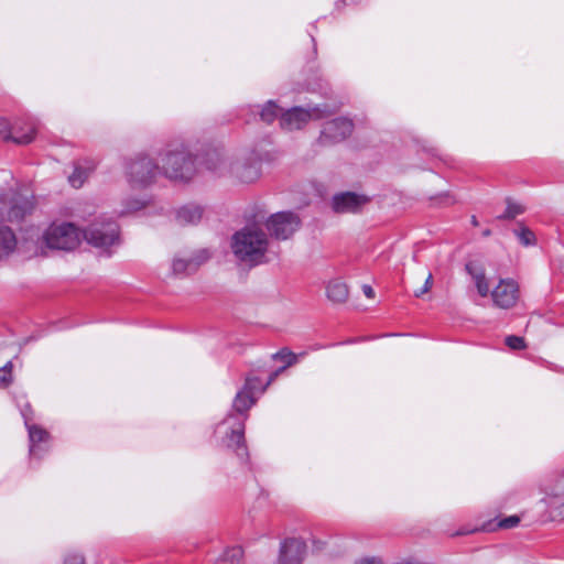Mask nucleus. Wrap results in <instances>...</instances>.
I'll return each instance as SVG.
<instances>
[{"instance_id":"40","label":"nucleus","mask_w":564,"mask_h":564,"mask_svg":"<svg viewBox=\"0 0 564 564\" xmlns=\"http://www.w3.org/2000/svg\"><path fill=\"white\" fill-rule=\"evenodd\" d=\"M282 371H283V370H280V368H279V369H276L275 371H273V372L270 375L269 380H268L267 384L263 387L262 391H264V390H265V388H267L269 384H271V383L276 379V377H278Z\"/></svg>"},{"instance_id":"27","label":"nucleus","mask_w":564,"mask_h":564,"mask_svg":"<svg viewBox=\"0 0 564 564\" xmlns=\"http://www.w3.org/2000/svg\"><path fill=\"white\" fill-rule=\"evenodd\" d=\"M506 205H507V208H506L505 213L497 216L496 218H498V219H514L517 216L522 215L525 212V207L522 204L513 200L510 197L506 198Z\"/></svg>"},{"instance_id":"23","label":"nucleus","mask_w":564,"mask_h":564,"mask_svg":"<svg viewBox=\"0 0 564 564\" xmlns=\"http://www.w3.org/2000/svg\"><path fill=\"white\" fill-rule=\"evenodd\" d=\"M25 426L29 432L30 454L35 455L36 444L47 441L50 434L46 430L42 429L36 424H30L28 421Z\"/></svg>"},{"instance_id":"42","label":"nucleus","mask_w":564,"mask_h":564,"mask_svg":"<svg viewBox=\"0 0 564 564\" xmlns=\"http://www.w3.org/2000/svg\"><path fill=\"white\" fill-rule=\"evenodd\" d=\"M12 367V361H8L0 370H3V373L11 375Z\"/></svg>"},{"instance_id":"20","label":"nucleus","mask_w":564,"mask_h":564,"mask_svg":"<svg viewBox=\"0 0 564 564\" xmlns=\"http://www.w3.org/2000/svg\"><path fill=\"white\" fill-rule=\"evenodd\" d=\"M209 171H218L225 163V155L221 149L207 148L202 154L200 162Z\"/></svg>"},{"instance_id":"29","label":"nucleus","mask_w":564,"mask_h":564,"mask_svg":"<svg viewBox=\"0 0 564 564\" xmlns=\"http://www.w3.org/2000/svg\"><path fill=\"white\" fill-rule=\"evenodd\" d=\"M272 359L280 360V361L284 362V365L280 368V370H285L286 368H289L297 362V356L288 348H282L278 352L273 354Z\"/></svg>"},{"instance_id":"3","label":"nucleus","mask_w":564,"mask_h":564,"mask_svg":"<svg viewBox=\"0 0 564 564\" xmlns=\"http://www.w3.org/2000/svg\"><path fill=\"white\" fill-rule=\"evenodd\" d=\"M161 161V173L170 180L187 182L196 173L195 158L184 144L167 149Z\"/></svg>"},{"instance_id":"47","label":"nucleus","mask_w":564,"mask_h":564,"mask_svg":"<svg viewBox=\"0 0 564 564\" xmlns=\"http://www.w3.org/2000/svg\"><path fill=\"white\" fill-rule=\"evenodd\" d=\"M485 237L489 236L490 235V229H486L482 234Z\"/></svg>"},{"instance_id":"44","label":"nucleus","mask_w":564,"mask_h":564,"mask_svg":"<svg viewBox=\"0 0 564 564\" xmlns=\"http://www.w3.org/2000/svg\"><path fill=\"white\" fill-rule=\"evenodd\" d=\"M313 543H314V545L316 546L317 550H322L323 549V545H324L323 542L314 540Z\"/></svg>"},{"instance_id":"18","label":"nucleus","mask_w":564,"mask_h":564,"mask_svg":"<svg viewBox=\"0 0 564 564\" xmlns=\"http://www.w3.org/2000/svg\"><path fill=\"white\" fill-rule=\"evenodd\" d=\"M204 208L189 203L175 210V220L181 226L196 225L203 217Z\"/></svg>"},{"instance_id":"11","label":"nucleus","mask_w":564,"mask_h":564,"mask_svg":"<svg viewBox=\"0 0 564 564\" xmlns=\"http://www.w3.org/2000/svg\"><path fill=\"white\" fill-rule=\"evenodd\" d=\"M307 545L301 538H288L281 545L278 564H302L306 555Z\"/></svg>"},{"instance_id":"22","label":"nucleus","mask_w":564,"mask_h":564,"mask_svg":"<svg viewBox=\"0 0 564 564\" xmlns=\"http://www.w3.org/2000/svg\"><path fill=\"white\" fill-rule=\"evenodd\" d=\"M327 297L334 303H344L348 299V286L340 280H333L326 288Z\"/></svg>"},{"instance_id":"38","label":"nucleus","mask_w":564,"mask_h":564,"mask_svg":"<svg viewBox=\"0 0 564 564\" xmlns=\"http://www.w3.org/2000/svg\"><path fill=\"white\" fill-rule=\"evenodd\" d=\"M3 370H0V384L2 387H7L11 383L12 381V376L11 375H7V373H3L2 372Z\"/></svg>"},{"instance_id":"19","label":"nucleus","mask_w":564,"mask_h":564,"mask_svg":"<svg viewBox=\"0 0 564 564\" xmlns=\"http://www.w3.org/2000/svg\"><path fill=\"white\" fill-rule=\"evenodd\" d=\"M466 271L471 275L479 295L486 297L489 294V284L484 265L477 260H471L466 263Z\"/></svg>"},{"instance_id":"24","label":"nucleus","mask_w":564,"mask_h":564,"mask_svg":"<svg viewBox=\"0 0 564 564\" xmlns=\"http://www.w3.org/2000/svg\"><path fill=\"white\" fill-rule=\"evenodd\" d=\"M243 550L241 546L227 547L216 560L215 564H241Z\"/></svg>"},{"instance_id":"8","label":"nucleus","mask_w":564,"mask_h":564,"mask_svg":"<svg viewBox=\"0 0 564 564\" xmlns=\"http://www.w3.org/2000/svg\"><path fill=\"white\" fill-rule=\"evenodd\" d=\"M354 127L352 120L346 117L328 120L323 124L316 144L323 148L336 145L351 135Z\"/></svg>"},{"instance_id":"7","label":"nucleus","mask_w":564,"mask_h":564,"mask_svg":"<svg viewBox=\"0 0 564 564\" xmlns=\"http://www.w3.org/2000/svg\"><path fill=\"white\" fill-rule=\"evenodd\" d=\"M263 160L264 154L253 149L232 161L229 165V171L240 182L252 183L261 175Z\"/></svg>"},{"instance_id":"28","label":"nucleus","mask_w":564,"mask_h":564,"mask_svg":"<svg viewBox=\"0 0 564 564\" xmlns=\"http://www.w3.org/2000/svg\"><path fill=\"white\" fill-rule=\"evenodd\" d=\"M91 171L93 167L75 165L74 172L69 175L68 181L73 187L78 188L84 184Z\"/></svg>"},{"instance_id":"26","label":"nucleus","mask_w":564,"mask_h":564,"mask_svg":"<svg viewBox=\"0 0 564 564\" xmlns=\"http://www.w3.org/2000/svg\"><path fill=\"white\" fill-rule=\"evenodd\" d=\"M149 204V198L147 196L143 197H128L123 200V209L121 210V214H130L139 212L143 208H145Z\"/></svg>"},{"instance_id":"12","label":"nucleus","mask_w":564,"mask_h":564,"mask_svg":"<svg viewBox=\"0 0 564 564\" xmlns=\"http://www.w3.org/2000/svg\"><path fill=\"white\" fill-rule=\"evenodd\" d=\"M369 202L370 198L366 195L341 192L333 196L332 208L337 214L358 213Z\"/></svg>"},{"instance_id":"34","label":"nucleus","mask_w":564,"mask_h":564,"mask_svg":"<svg viewBox=\"0 0 564 564\" xmlns=\"http://www.w3.org/2000/svg\"><path fill=\"white\" fill-rule=\"evenodd\" d=\"M64 564H85V557L79 553H69L66 555Z\"/></svg>"},{"instance_id":"5","label":"nucleus","mask_w":564,"mask_h":564,"mask_svg":"<svg viewBox=\"0 0 564 564\" xmlns=\"http://www.w3.org/2000/svg\"><path fill=\"white\" fill-rule=\"evenodd\" d=\"M82 234L87 243L108 254L111 247L120 245L119 225L111 219H95L83 229Z\"/></svg>"},{"instance_id":"14","label":"nucleus","mask_w":564,"mask_h":564,"mask_svg":"<svg viewBox=\"0 0 564 564\" xmlns=\"http://www.w3.org/2000/svg\"><path fill=\"white\" fill-rule=\"evenodd\" d=\"M520 297L519 284L513 279H503L496 285V306L513 307Z\"/></svg>"},{"instance_id":"16","label":"nucleus","mask_w":564,"mask_h":564,"mask_svg":"<svg viewBox=\"0 0 564 564\" xmlns=\"http://www.w3.org/2000/svg\"><path fill=\"white\" fill-rule=\"evenodd\" d=\"M209 259V253L206 249L198 250L193 257L188 259L175 258L172 263L173 273L178 274H191L195 272L200 264Z\"/></svg>"},{"instance_id":"41","label":"nucleus","mask_w":564,"mask_h":564,"mask_svg":"<svg viewBox=\"0 0 564 564\" xmlns=\"http://www.w3.org/2000/svg\"><path fill=\"white\" fill-rule=\"evenodd\" d=\"M31 412H32V410H31L30 404H26V405L24 406V409L22 410V415H23V417H24V422H25V423H26V421H28V422L30 421L29 413H31Z\"/></svg>"},{"instance_id":"39","label":"nucleus","mask_w":564,"mask_h":564,"mask_svg":"<svg viewBox=\"0 0 564 564\" xmlns=\"http://www.w3.org/2000/svg\"><path fill=\"white\" fill-rule=\"evenodd\" d=\"M362 292L364 294L368 297V299H373L375 297V291L373 289L368 285V284H364L362 285Z\"/></svg>"},{"instance_id":"13","label":"nucleus","mask_w":564,"mask_h":564,"mask_svg":"<svg viewBox=\"0 0 564 564\" xmlns=\"http://www.w3.org/2000/svg\"><path fill=\"white\" fill-rule=\"evenodd\" d=\"M231 419L237 422L230 427V432L226 433L227 446L232 448L240 459L248 457V449L245 442V423L243 420L236 417L234 414H229L223 424H228Z\"/></svg>"},{"instance_id":"35","label":"nucleus","mask_w":564,"mask_h":564,"mask_svg":"<svg viewBox=\"0 0 564 564\" xmlns=\"http://www.w3.org/2000/svg\"><path fill=\"white\" fill-rule=\"evenodd\" d=\"M433 285V275L432 273H429L425 283L422 289L414 292L415 297H421L423 294L427 293Z\"/></svg>"},{"instance_id":"33","label":"nucleus","mask_w":564,"mask_h":564,"mask_svg":"<svg viewBox=\"0 0 564 564\" xmlns=\"http://www.w3.org/2000/svg\"><path fill=\"white\" fill-rule=\"evenodd\" d=\"M488 531L490 532L492 529H491V521H488L487 523H485L482 525L481 529L479 528H470V529H462V530H458L456 531L453 536H459V535H465V534H469V533H474V532H477V531Z\"/></svg>"},{"instance_id":"32","label":"nucleus","mask_w":564,"mask_h":564,"mask_svg":"<svg viewBox=\"0 0 564 564\" xmlns=\"http://www.w3.org/2000/svg\"><path fill=\"white\" fill-rule=\"evenodd\" d=\"M521 518L517 514L505 517L501 519L496 518V529L508 530L518 527Z\"/></svg>"},{"instance_id":"43","label":"nucleus","mask_w":564,"mask_h":564,"mask_svg":"<svg viewBox=\"0 0 564 564\" xmlns=\"http://www.w3.org/2000/svg\"><path fill=\"white\" fill-rule=\"evenodd\" d=\"M556 510H557V516H561V517H563V518H564V502H563V503H561V505L556 508Z\"/></svg>"},{"instance_id":"10","label":"nucleus","mask_w":564,"mask_h":564,"mask_svg":"<svg viewBox=\"0 0 564 564\" xmlns=\"http://www.w3.org/2000/svg\"><path fill=\"white\" fill-rule=\"evenodd\" d=\"M36 129V123L33 120H17L10 128H8L4 120L0 122V132L8 130L3 139L20 145L31 143L34 140Z\"/></svg>"},{"instance_id":"45","label":"nucleus","mask_w":564,"mask_h":564,"mask_svg":"<svg viewBox=\"0 0 564 564\" xmlns=\"http://www.w3.org/2000/svg\"><path fill=\"white\" fill-rule=\"evenodd\" d=\"M257 380L256 381H252L251 382V386H252V391L258 387V384L260 383V379L254 377Z\"/></svg>"},{"instance_id":"2","label":"nucleus","mask_w":564,"mask_h":564,"mask_svg":"<svg viewBox=\"0 0 564 564\" xmlns=\"http://www.w3.org/2000/svg\"><path fill=\"white\" fill-rule=\"evenodd\" d=\"M123 169L129 185L138 189L151 186L161 174L155 159L143 152L124 159Z\"/></svg>"},{"instance_id":"31","label":"nucleus","mask_w":564,"mask_h":564,"mask_svg":"<svg viewBox=\"0 0 564 564\" xmlns=\"http://www.w3.org/2000/svg\"><path fill=\"white\" fill-rule=\"evenodd\" d=\"M505 345L512 351L523 350L527 348L524 337L517 335H509L505 338Z\"/></svg>"},{"instance_id":"9","label":"nucleus","mask_w":564,"mask_h":564,"mask_svg":"<svg viewBox=\"0 0 564 564\" xmlns=\"http://www.w3.org/2000/svg\"><path fill=\"white\" fill-rule=\"evenodd\" d=\"M301 225V218L293 212L275 213L265 221L269 235L276 240L291 238L300 229Z\"/></svg>"},{"instance_id":"30","label":"nucleus","mask_w":564,"mask_h":564,"mask_svg":"<svg viewBox=\"0 0 564 564\" xmlns=\"http://www.w3.org/2000/svg\"><path fill=\"white\" fill-rule=\"evenodd\" d=\"M513 232L523 246L528 247L535 245V235L530 228L520 225L519 228L513 230Z\"/></svg>"},{"instance_id":"17","label":"nucleus","mask_w":564,"mask_h":564,"mask_svg":"<svg viewBox=\"0 0 564 564\" xmlns=\"http://www.w3.org/2000/svg\"><path fill=\"white\" fill-rule=\"evenodd\" d=\"M256 380V378H247L243 388L237 392L234 399L232 409L240 415L245 414L256 403L251 386V382Z\"/></svg>"},{"instance_id":"15","label":"nucleus","mask_w":564,"mask_h":564,"mask_svg":"<svg viewBox=\"0 0 564 564\" xmlns=\"http://www.w3.org/2000/svg\"><path fill=\"white\" fill-rule=\"evenodd\" d=\"M34 202L21 193H13L10 198V206L7 213V219L10 223H20L24 217L32 213Z\"/></svg>"},{"instance_id":"1","label":"nucleus","mask_w":564,"mask_h":564,"mask_svg":"<svg viewBox=\"0 0 564 564\" xmlns=\"http://www.w3.org/2000/svg\"><path fill=\"white\" fill-rule=\"evenodd\" d=\"M269 239L264 231L246 227L232 236L231 248L238 260L250 267L265 262Z\"/></svg>"},{"instance_id":"6","label":"nucleus","mask_w":564,"mask_h":564,"mask_svg":"<svg viewBox=\"0 0 564 564\" xmlns=\"http://www.w3.org/2000/svg\"><path fill=\"white\" fill-rule=\"evenodd\" d=\"M41 245L52 250L70 251L80 242V231L72 223L52 224L42 235Z\"/></svg>"},{"instance_id":"36","label":"nucleus","mask_w":564,"mask_h":564,"mask_svg":"<svg viewBox=\"0 0 564 564\" xmlns=\"http://www.w3.org/2000/svg\"><path fill=\"white\" fill-rule=\"evenodd\" d=\"M356 564H382V560L378 556L362 557Z\"/></svg>"},{"instance_id":"25","label":"nucleus","mask_w":564,"mask_h":564,"mask_svg":"<svg viewBox=\"0 0 564 564\" xmlns=\"http://www.w3.org/2000/svg\"><path fill=\"white\" fill-rule=\"evenodd\" d=\"M282 109L273 101H267L259 111L260 120L267 124L272 123L275 119H281Z\"/></svg>"},{"instance_id":"37","label":"nucleus","mask_w":564,"mask_h":564,"mask_svg":"<svg viewBox=\"0 0 564 564\" xmlns=\"http://www.w3.org/2000/svg\"><path fill=\"white\" fill-rule=\"evenodd\" d=\"M434 199H438V200H441V203L446 204V205L454 203V199L452 198L451 194L447 192L437 195Z\"/></svg>"},{"instance_id":"4","label":"nucleus","mask_w":564,"mask_h":564,"mask_svg":"<svg viewBox=\"0 0 564 564\" xmlns=\"http://www.w3.org/2000/svg\"><path fill=\"white\" fill-rule=\"evenodd\" d=\"M340 105H316L303 107H293L281 115L280 126L284 130H299L310 120H321L336 113Z\"/></svg>"},{"instance_id":"46","label":"nucleus","mask_w":564,"mask_h":564,"mask_svg":"<svg viewBox=\"0 0 564 564\" xmlns=\"http://www.w3.org/2000/svg\"><path fill=\"white\" fill-rule=\"evenodd\" d=\"M471 224L474 226H478V220H477L476 216H471Z\"/></svg>"},{"instance_id":"21","label":"nucleus","mask_w":564,"mask_h":564,"mask_svg":"<svg viewBox=\"0 0 564 564\" xmlns=\"http://www.w3.org/2000/svg\"><path fill=\"white\" fill-rule=\"evenodd\" d=\"M17 237L10 227H0V259L9 257L17 248Z\"/></svg>"}]
</instances>
